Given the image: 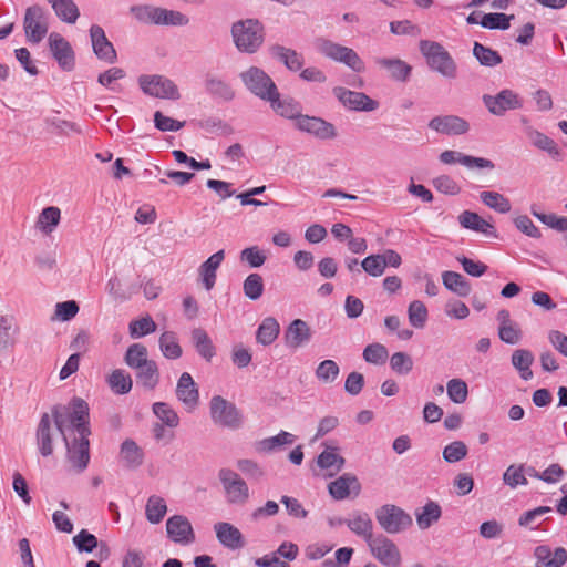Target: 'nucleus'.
I'll return each instance as SVG.
<instances>
[{"mask_svg": "<svg viewBox=\"0 0 567 567\" xmlns=\"http://www.w3.org/2000/svg\"><path fill=\"white\" fill-rule=\"evenodd\" d=\"M61 220V210L59 207L49 206L42 209L38 216L35 227L41 233L50 235L58 227Z\"/></svg>", "mask_w": 567, "mask_h": 567, "instance_id": "nucleus-37", "label": "nucleus"}, {"mask_svg": "<svg viewBox=\"0 0 567 567\" xmlns=\"http://www.w3.org/2000/svg\"><path fill=\"white\" fill-rule=\"evenodd\" d=\"M536 567H561L567 561V550L557 547L554 551L546 545L537 546L535 549Z\"/></svg>", "mask_w": 567, "mask_h": 567, "instance_id": "nucleus-26", "label": "nucleus"}, {"mask_svg": "<svg viewBox=\"0 0 567 567\" xmlns=\"http://www.w3.org/2000/svg\"><path fill=\"white\" fill-rule=\"evenodd\" d=\"M192 341L197 353L206 361H210L215 355V347L208 333L202 328L192 330Z\"/></svg>", "mask_w": 567, "mask_h": 567, "instance_id": "nucleus-39", "label": "nucleus"}, {"mask_svg": "<svg viewBox=\"0 0 567 567\" xmlns=\"http://www.w3.org/2000/svg\"><path fill=\"white\" fill-rule=\"evenodd\" d=\"M468 449L462 441H454L443 449V460L447 463H456L466 457Z\"/></svg>", "mask_w": 567, "mask_h": 567, "instance_id": "nucleus-60", "label": "nucleus"}, {"mask_svg": "<svg viewBox=\"0 0 567 567\" xmlns=\"http://www.w3.org/2000/svg\"><path fill=\"white\" fill-rule=\"evenodd\" d=\"M279 331L278 321L272 317H267L257 329L256 340L262 346H269L278 338Z\"/></svg>", "mask_w": 567, "mask_h": 567, "instance_id": "nucleus-44", "label": "nucleus"}, {"mask_svg": "<svg viewBox=\"0 0 567 567\" xmlns=\"http://www.w3.org/2000/svg\"><path fill=\"white\" fill-rule=\"evenodd\" d=\"M209 415L213 423L220 427L238 430L243 425V415L238 408L220 395L210 399Z\"/></svg>", "mask_w": 567, "mask_h": 567, "instance_id": "nucleus-7", "label": "nucleus"}, {"mask_svg": "<svg viewBox=\"0 0 567 567\" xmlns=\"http://www.w3.org/2000/svg\"><path fill=\"white\" fill-rule=\"evenodd\" d=\"M442 511L437 503L430 501L415 512L416 523L421 529L430 528L441 517Z\"/></svg>", "mask_w": 567, "mask_h": 567, "instance_id": "nucleus-41", "label": "nucleus"}, {"mask_svg": "<svg viewBox=\"0 0 567 567\" xmlns=\"http://www.w3.org/2000/svg\"><path fill=\"white\" fill-rule=\"evenodd\" d=\"M420 51L425 56L431 70L450 80L456 78L457 64L442 44L422 40L420 42Z\"/></svg>", "mask_w": 567, "mask_h": 567, "instance_id": "nucleus-4", "label": "nucleus"}, {"mask_svg": "<svg viewBox=\"0 0 567 567\" xmlns=\"http://www.w3.org/2000/svg\"><path fill=\"white\" fill-rule=\"evenodd\" d=\"M375 63L386 70L393 80L400 82H405L412 71V68L400 59L378 58Z\"/></svg>", "mask_w": 567, "mask_h": 567, "instance_id": "nucleus-33", "label": "nucleus"}, {"mask_svg": "<svg viewBox=\"0 0 567 567\" xmlns=\"http://www.w3.org/2000/svg\"><path fill=\"white\" fill-rule=\"evenodd\" d=\"M167 537L181 545H188L195 540V533L189 519L184 515H174L166 520Z\"/></svg>", "mask_w": 567, "mask_h": 567, "instance_id": "nucleus-17", "label": "nucleus"}, {"mask_svg": "<svg viewBox=\"0 0 567 567\" xmlns=\"http://www.w3.org/2000/svg\"><path fill=\"white\" fill-rule=\"evenodd\" d=\"M244 293L251 300H257L262 296L264 281L259 274H250L243 285Z\"/></svg>", "mask_w": 567, "mask_h": 567, "instance_id": "nucleus-61", "label": "nucleus"}, {"mask_svg": "<svg viewBox=\"0 0 567 567\" xmlns=\"http://www.w3.org/2000/svg\"><path fill=\"white\" fill-rule=\"evenodd\" d=\"M90 38L95 55L107 63H114L117 59L113 44L109 41L102 27L93 24L90 29Z\"/></svg>", "mask_w": 567, "mask_h": 567, "instance_id": "nucleus-21", "label": "nucleus"}, {"mask_svg": "<svg viewBox=\"0 0 567 567\" xmlns=\"http://www.w3.org/2000/svg\"><path fill=\"white\" fill-rule=\"evenodd\" d=\"M156 323L150 316L133 320L128 324L130 336L133 339L142 338L146 334L153 333L156 331Z\"/></svg>", "mask_w": 567, "mask_h": 567, "instance_id": "nucleus-58", "label": "nucleus"}, {"mask_svg": "<svg viewBox=\"0 0 567 567\" xmlns=\"http://www.w3.org/2000/svg\"><path fill=\"white\" fill-rule=\"evenodd\" d=\"M124 361L130 368L134 370L142 367V364L148 361L146 347L142 343L131 344L126 350Z\"/></svg>", "mask_w": 567, "mask_h": 567, "instance_id": "nucleus-56", "label": "nucleus"}, {"mask_svg": "<svg viewBox=\"0 0 567 567\" xmlns=\"http://www.w3.org/2000/svg\"><path fill=\"white\" fill-rule=\"evenodd\" d=\"M442 281L446 289L460 297H467L471 292V284L461 274L455 271H444Z\"/></svg>", "mask_w": 567, "mask_h": 567, "instance_id": "nucleus-38", "label": "nucleus"}, {"mask_svg": "<svg viewBox=\"0 0 567 567\" xmlns=\"http://www.w3.org/2000/svg\"><path fill=\"white\" fill-rule=\"evenodd\" d=\"M514 19V16H507L505 13H485L483 14L482 19L480 20V24L483 28L491 29V30H507L511 27V20Z\"/></svg>", "mask_w": 567, "mask_h": 567, "instance_id": "nucleus-55", "label": "nucleus"}, {"mask_svg": "<svg viewBox=\"0 0 567 567\" xmlns=\"http://www.w3.org/2000/svg\"><path fill=\"white\" fill-rule=\"evenodd\" d=\"M389 357V351L381 343H371L363 350V359L372 364H383Z\"/></svg>", "mask_w": 567, "mask_h": 567, "instance_id": "nucleus-62", "label": "nucleus"}, {"mask_svg": "<svg viewBox=\"0 0 567 567\" xmlns=\"http://www.w3.org/2000/svg\"><path fill=\"white\" fill-rule=\"evenodd\" d=\"M311 338V331L308 323L301 319H295L285 332L286 344L289 348L297 349L307 343Z\"/></svg>", "mask_w": 567, "mask_h": 567, "instance_id": "nucleus-28", "label": "nucleus"}, {"mask_svg": "<svg viewBox=\"0 0 567 567\" xmlns=\"http://www.w3.org/2000/svg\"><path fill=\"white\" fill-rule=\"evenodd\" d=\"M142 91L151 96L167 100L181 97L177 85L163 75H142L138 79Z\"/></svg>", "mask_w": 567, "mask_h": 567, "instance_id": "nucleus-11", "label": "nucleus"}, {"mask_svg": "<svg viewBox=\"0 0 567 567\" xmlns=\"http://www.w3.org/2000/svg\"><path fill=\"white\" fill-rule=\"evenodd\" d=\"M269 52L272 58L282 62L290 71L297 72L303 66V56L296 50L275 44L269 48Z\"/></svg>", "mask_w": 567, "mask_h": 567, "instance_id": "nucleus-31", "label": "nucleus"}, {"mask_svg": "<svg viewBox=\"0 0 567 567\" xmlns=\"http://www.w3.org/2000/svg\"><path fill=\"white\" fill-rule=\"evenodd\" d=\"M225 258L224 250H219L213 254L205 262L199 267V275L203 284L207 290H210L216 281V270L220 266Z\"/></svg>", "mask_w": 567, "mask_h": 567, "instance_id": "nucleus-35", "label": "nucleus"}, {"mask_svg": "<svg viewBox=\"0 0 567 567\" xmlns=\"http://www.w3.org/2000/svg\"><path fill=\"white\" fill-rule=\"evenodd\" d=\"M50 51L61 69L71 71L75 65L74 51L71 44L56 32H52L48 39Z\"/></svg>", "mask_w": 567, "mask_h": 567, "instance_id": "nucleus-16", "label": "nucleus"}, {"mask_svg": "<svg viewBox=\"0 0 567 567\" xmlns=\"http://www.w3.org/2000/svg\"><path fill=\"white\" fill-rule=\"evenodd\" d=\"M152 411L159 420L158 423H163L171 429H175L179 425V416L169 404L165 402H155L152 406Z\"/></svg>", "mask_w": 567, "mask_h": 567, "instance_id": "nucleus-49", "label": "nucleus"}, {"mask_svg": "<svg viewBox=\"0 0 567 567\" xmlns=\"http://www.w3.org/2000/svg\"><path fill=\"white\" fill-rule=\"evenodd\" d=\"M159 348L163 355L167 359H178L181 358L183 350L177 342V337L173 331H165L159 337Z\"/></svg>", "mask_w": 567, "mask_h": 567, "instance_id": "nucleus-50", "label": "nucleus"}, {"mask_svg": "<svg viewBox=\"0 0 567 567\" xmlns=\"http://www.w3.org/2000/svg\"><path fill=\"white\" fill-rule=\"evenodd\" d=\"M362 269L372 277H380L385 271V261L380 254L370 255L361 261Z\"/></svg>", "mask_w": 567, "mask_h": 567, "instance_id": "nucleus-64", "label": "nucleus"}, {"mask_svg": "<svg viewBox=\"0 0 567 567\" xmlns=\"http://www.w3.org/2000/svg\"><path fill=\"white\" fill-rule=\"evenodd\" d=\"M167 513V505L163 497L152 495L145 505V516L151 524H158Z\"/></svg>", "mask_w": 567, "mask_h": 567, "instance_id": "nucleus-46", "label": "nucleus"}, {"mask_svg": "<svg viewBox=\"0 0 567 567\" xmlns=\"http://www.w3.org/2000/svg\"><path fill=\"white\" fill-rule=\"evenodd\" d=\"M296 127L321 140H330L337 136L336 128L331 123L316 116L301 114Z\"/></svg>", "mask_w": 567, "mask_h": 567, "instance_id": "nucleus-18", "label": "nucleus"}, {"mask_svg": "<svg viewBox=\"0 0 567 567\" xmlns=\"http://www.w3.org/2000/svg\"><path fill=\"white\" fill-rule=\"evenodd\" d=\"M473 55L476 58L481 65L488 68L496 66L503 61L501 54L497 51L485 47L480 42H474Z\"/></svg>", "mask_w": 567, "mask_h": 567, "instance_id": "nucleus-51", "label": "nucleus"}, {"mask_svg": "<svg viewBox=\"0 0 567 567\" xmlns=\"http://www.w3.org/2000/svg\"><path fill=\"white\" fill-rule=\"evenodd\" d=\"M295 440L296 436L293 434L281 431L275 436L258 442L257 449L261 452H271L278 446L292 444Z\"/></svg>", "mask_w": 567, "mask_h": 567, "instance_id": "nucleus-57", "label": "nucleus"}, {"mask_svg": "<svg viewBox=\"0 0 567 567\" xmlns=\"http://www.w3.org/2000/svg\"><path fill=\"white\" fill-rule=\"evenodd\" d=\"M429 312L425 305L420 300H413L408 307V318L412 327L416 329L424 328L427 321Z\"/></svg>", "mask_w": 567, "mask_h": 567, "instance_id": "nucleus-54", "label": "nucleus"}, {"mask_svg": "<svg viewBox=\"0 0 567 567\" xmlns=\"http://www.w3.org/2000/svg\"><path fill=\"white\" fill-rule=\"evenodd\" d=\"M107 384L115 394H126L132 390L131 375L122 369L113 370L107 377Z\"/></svg>", "mask_w": 567, "mask_h": 567, "instance_id": "nucleus-47", "label": "nucleus"}, {"mask_svg": "<svg viewBox=\"0 0 567 567\" xmlns=\"http://www.w3.org/2000/svg\"><path fill=\"white\" fill-rule=\"evenodd\" d=\"M18 327L12 316H0V353L8 351L16 343Z\"/></svg>", "mask_w": 567, "mask_h": 567, "instance_id": "nucleus-36", "label": "nucleus"}, {"mask_svg": "<svg viewBox=\"0 0 567 567\" xmlns=\"http://www.w3.org/2000/svg\"><path fill=\"white\" fill-rule=\"evenodd\" d=\"M52 414L43 413L37 427L35 439L39 452L47 457L53 453Z\"/></svg>", "mask_w": 567, "mask_h": 567, "instance_id": "nucleus-25", "label": "nucleus"}, {"mask_svg": "<svg viewBox=\"0 0 567 567\" xmlns=\"http://www.w3.org/2000/svg\"><path fill=\"white\" fill-rule=\"evenodd\" d=\"M525 134L529 142L544 152H547L551 157L558 158L560 157V150L557 146L556 142L544 133L528 126L525 128Z\"/></svg>", "mask_w": 567, "mask_h": 567, "instance_id": "nucleus-34", "label": "nucleus"}, {"mask_svg": "<svg viewBox=\"0 0 567 567\" xmlns=\"http://www.w3.org/2000/svg\"><path fill=\"white\" fill-rule=\"evenodd\" d=\"M378 524L388 534H398L412 525V517L401 507L385 504L375 511Z\"/></svg>", "mask_w": 567, "mask_h": 567, "instance_id": "nucleus-9", "label": "nucleus"}, {"mask_svg": "<svg viewBox=\"0 0 567 567\" xmlns=\"http://www.w3.org/2000/svg\"><path fill=\"white\" fill-rule=\"evenodd\" d=\"M534 362V355L529 350L517 349L512 354V364L519 372L523 380L533 378L530 365Z\"/></svg>", "mask_w": 567, "mask_h": 567, "instance_id": "nucleus-43", "label": "nucleus"}, {"mask_svg": "<svg viewBox=\"0 0 567 567\" xmlns=\"http://www.w3.org/2000/svg\"><path fill=\"white\" fill-rule=\"evenodd\" d=\"M58 406L65 419V424L68 422L71 423L73 432L84 435L91 434L89 427V405L84 400L74 398L71 402L72 412L70 414L64 412L65 409L61 405ZM65 430L68 431V425H65Z\"/></svg>", "mask_w": 567, "mask_h": 567, "instance_id": "nucleus-15", "label": "nucleus"}, {"mask_svg": "<svg viewBox=\"0 0 567 567\" xmlns=\"http://www.w3.org/2000/svg\"><path fill=\"white\" fill-rule=\"evenodd\" d=\"M130 11L142 23L174 27H184L189 23V18L186 14L161 7L138 4L131 7Z\"/></svg>", "mask_w": 567, "mask_h": 567, "instance_id": "nucleus-3", "label": "nucleus"}, {"mask_svg": "<svg viewBox=\"0 0 567 567\" xmlns=\"http://www.w3.org/2000/svg\"><path fill=\"white\" fill-rule=\"evenodd\" d=\"M333 95L348 110L357 112H372L379 107V103L363 92L351 91L342 86L332 90Z\"/></svg>", "mask_w": 567, "mask_h": 567, "instance_id": "nucleus-13", "label": "nucleus"}, {"mask_svg": "<svg viewBox=\"0 0 567 567\" xmlns=\"http://www.w3.org/2000/svg\"><path fill=\"white\" fill-rule=\"evenodd\" d=\"M458 223L466 229L475 230L486 236H496L495 227L476 213L464 210L458 216Z\"/></svg>", "mask_w": 567, "mask_h": 567, "instance_id": "nucleus-32", "label": "nucleus"}, {"mask_svg": "<svg viewBox=\"0 0 567 567\" xmlns=\"http://www.w3.org/2000/svg\"><path fill=\"white\" fill-rule=\"evenodd\" d=\"M446 391L450 400L456 404L464 403L468 395L467 384L461 379H451L446 384Z\"/></svg>", "mask_w": 567, "mask_h": 567, "instance_id": "nucleus-59", "label": "nucleus"}, {"mask_svg": "<svg viewBox=\"0 0 567 567\" xmlns=\"http://www.w3.org/2000/svg\"><path fill=\"white\" fill-rule=\"evenodd\" d=\"M480 198L484 205L501 214H506L511 210V202L497 192L484 190L480 194Z\"/></svg>", "mask_w": 567, "mask_h": 567, "instance_id": "nucleus-52", "label": "nucleus"}, {"mask_svg": "<svg viewBox=\"0 0 567 567\" xmlns=\"http://www.w3.org/2000/svg\"><path fill=\"white\" fill-rule=\"evenodd\" d=\"M503 481L512 488H515L518 485H526L528 482L525 477V466L523 464L509 465L503 474Z\"/></svg>", "mask_w": 567, "mask_h": 567, "instance_id": "nucleus-63", "label": "nucleus"}, {"mask_svg": "<svg viewBox=\"0 0 567 567\" xmlns=\"http://www.w3.org/2000/svg\"><path fill=\"white\" fill-rule=\"evenodd\" d=\"M267 102L270 103V106L276 114L285 118L293 120L297 123L298 117L301 116L300 104L291 97L280 99L278 90L276 91V94L274 93L270 99H267Z\"/></svg>", "mask_w": 567, "mask_h": 567, "instance_id": "nucleus-27", "label": "nucleus"}, {"mask_svg": "<svg viewBox=\"0 0 567 567\" xmlns=\"http://www.w3.org/2000/svg\"><path fill=\"white\" fill-rule=\"evenodd\" d=\"M176 396L188 412H193L199 403L197 384L188 372L182 373L177 381Z\"/></svg>", "mask_w": 567, "mask_h": 567, "instance_id": "nucleus-19", "label": "nucleus"}, {"mask_svg": "<svg viewBox=\"0 0 567 567\" xmlns=\"http://www.w3.org/2000/svg\"><path fill=\"white\" fill-rule=\"evenodd\" d=\"M205 89L210 95L224 101H231L235 97V91L231 85L225 80L214 75L206 78Z\"/></svg>", "mask_w": 567, "mask_h": 567, "instance_id": "nucleus-40", "label": "nucleus"}, {"mask_svg": "<svg viewBox=\"0 0 567 567\" xmlns=\"http://www.w3.org/2000/svg\"><path fill=\"white\" fill-rule=\"evenodd\" d=\"M239 78L251 94L264 101L270 99L278 90L274 80L262 69L255 65L240 72Z\"/></svg>", "mask_w": 567, "mask_h": 567, "instance_id": "nucleus-8", "label": "nucleus"}, {"mask_svg": "<svg viewBox=\"0 0 567 567\" xmlns=\"http://www.w3.org/2000/svg\"><path fill=\"white\" fill-rule=\"evenodd\" d=\"M218 480L223 486L225 499L229 505L244 506L250 498L246 481L230 468H220Z\"/></svg>", "mask_w": 567, "mask_h": 567, "instance_id": "nucleus-6", "label": "nucleus"}, {"mask_svg": "<svg viewBox=\"0 0 567 567\" xmlns=\"http://www.w3.org/2000/svg\"><path fill=\"white\" fill-rule=\"evenodd\" d=\"M324 450L317 457V465L321 470L327 471L328 476H333L339 473L343 465L344 458L338 453V449L324 444Z\"/></svg>", "mask_w": 567, "mask_h": 567, "instance_id": "nucleus-29", "label": "nucleus"}, {"mask_svg": "<svg viewBox=\"0 0 567 567\" xmlns=\"http://www.w3.org/2000/svg\"><path fill=\"white\" fill-rule=\"evenodd\" d=\"M217 539L229 549H238L244 546L240 530L229 523H217L214 526Z\"/></svg>", "mask_w": 567, "mask_h": 567, "instance_id": "nucleus-30", "label": "nucleus"}, {"mask_svg": "<svg viewBox=\"0 0 567 567\" xmlns=\"http://www.w3.org/2000/svg\"><path fill=\"white\" fill-rule=\"evenodd\" d=\"M429 127L445 135H462L468 132L470 124L457 115H439L429 122Z\"/></svg>", "mask_w": 567, "mask_h": 567, "instance_id": "nucleus-20", "label": "nucleus"}, {"mask_svg": "<svg viewBox=\"0 0 567 567\" xmlns=\"http://www.w3.org/2000/svg\"><path fill=\"white\" fill-rule=\"evenodd\" d=\"M231 37L240 52L255 53L265 40L264 25L257 19L236 21L231 25Z\"/></svg>", "mask_w": 567, "mask_h": 567, "instance_id": "nucleus-2", "label": "nucleus"}, {"mask_svg": "<svg viewBox=\"0 0 567 567\" xmlns=\"http://www.w3.org/2000/svg\"><path fill=\"white\" fill-rule=\"evenodd\" d=\"M52 416L54 426L64 441L68 461L72 464L78 473L83 472L90 462L89 435L78 434V436H74V439L71 441L70 435L65 430V419L63 417L59 406L52 408Z\"/></svg>", "mask_w": 567, "mask_h": 567, "instance_id": "nucleus-1", "label": "nucleus"}, {"mask_svg": "<svg viewBox=\"0 0 567 567\" xmlns=\"http://www.w3.org/2000/svg\"><path fill=\"white\" fill-rule=\"evenodd\" d=\"M25 38L31 43H40L49 30L48 17L40 6L27 8L23 18Z\"/></svg>", "mask_w": 567, "mask_h": 567, "instance_id": "nucleus-10", "label": "nucleus"}, {"mask_svg": "<svg viewBox=\"0 0 567 567\" xmlns=\"http://www.w3.org/2000/svg\"><path fill=\"white\" fill-rule=\"evenodd\" d=\"M315 48L320 54L336 62L346 64L354 72H362L364 70L363 61L351 48L341 45L324 38L316 39Z\"/></svg>", "mask_w": 567, "mask_h": 567, "instance_id": "nucleus-5", "label": "nucleus"}, {"mask_svg": "<svg viewBox=\"0 0 567 567\" xmlns=\"http://www.w3.org/2000/svg\"><path fill=\"white\" fill-rule=\"evenodd\" d=\"M368 547L372 556L384 567H399L401 565V553L398 546L384 535L373 537Z\"/></svg>", "mask_w": 567, "mask_h": 567, "instance_id": "nucleus-12", "label": "nucleus"}, {"mask_svg": "<svg viewBox=\"0 0 567 567\" xmlns=\"http://www.w3.org/2000/svg\"><path fill=\"white\" fill-rule=\"evenodd\" d=\"M440 161L445 165L461 164L467 168H494V163L487 158L474 157L471 155L463 154L457 151L446 150L443 151L440 156Z\"/></svg>", "mask_w": 567, "mask_h": 567, "instance_id": "nucleus-23", "label": "nucleus"}, {"mask_svg": "<svg viewBox=\"0 0 567 567\" xmlns=\"http://www.w3.org/2000/svg\"><path fill=\"white\" fill-rule=\"evenodd\" d=\"M328 488L330 495L334 499L342 501L348 498L351 494L358 496L361 491V484L355 475L344 473L337 480L332 481Z\"/></svg>", "mask_w": 567, "mask_h": 567, "instance_id": "nucleus-22", "label": "nucleus"}, {"mask_svg": "<svg viewBox=\"0 0 567 567\" xmlns=\"http://www.w3.org/2000/svg\"><path fill=\"white\" fill-rule=\"evenodd\" d=\"M120 455L128 467H137L143 463V451L133 440H125L121 445Z\"/></svg>", "mask_w": 567, "mask_h": 567, "instance_id": "nucleus-48", "label": "nucleus"}, {"mask_svg": "<svg viewBox=\"0 0 567 567\" xmlns=\"http://www.w3.org/2000/svg\"><path fill=\"white\" fill-rule=\"evenodd\" d=\"M315 374L321 383L330 384L338 379L340 368L336 361L327 359L318 364Z\"/></svg>", "mask_w": 567, "mask_h": 567, "instance_id": "nucleus-53", "label": "nucleus"}, {"mask_svg": "<svg viewBox=\"0 0 567 567\" xmlns=\"http://www.w3.org/2000/svg\"><path fill=\"white\" fill-rule=\"evenodd\" d=\"M482 100L486 109L496 116H502L507 111L522 107L518 94L508 89L502 90L496 95L484 94Z\"/></svg>", "mask_w": 567, "mask_h": 567, "instance_id": "nucleus-14", "label": "nucleus"}, {"mask_svg": "<svg viewBox=\"0 0 567 567\" xmlns=\"http://www.w3.org/2000/svg\"><path fill=\"white\" fill-rule=\"evenodd\" d=\"M338 524H346L357 536L362 537L367 544L373 536V522L365 512H353L348 519L339 518Z\"/></svg>", "mask_w": 567, "mask_h": 567, "instance_id": "nucleus-24", "label": "nucleus"}, {"mask_svg": "<svg viewBox=\"0 0 567 567\" xmlns=\"http://www.w3.org/2000/svg\"><path fill=\"white\" fill-rule=\"evenodd\" d=\"M137 381L148 390H153L159 380L158 368L155 361L148 360L142 367L136 368Z\"/></svg>", "mask_w": 567, "mask_h": 567, "instance_id": "nucleus-45", "label": "nucleus"}, {"mask_svg": "<svg viewBox=\"0 0 567 567\" xmlns=\"http://www.w3.org/2000/svg\"><path fill=\"white\" fill-rule=\"evenodd\" d=\"M55 14L66 23H75L80 16L78 6L73 0H47Z\"/></svg>", "mask_w": 567, "mask_h": 567, "instance_id": "nucleus-42", "label": "nucleus"}]
</instances>
